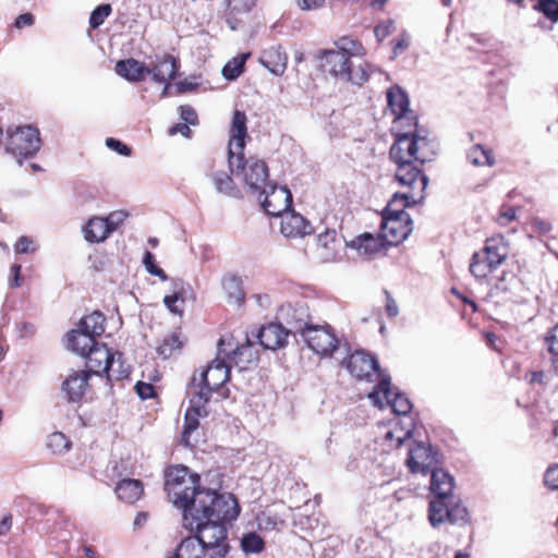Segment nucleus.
<instances>
[{
    "mask_svg": "<svg viewBox=\"0 0 558 558\" xmlns=\"http://www.w3.org/2000/svg\"><path fill=\"white\" fill-rule=\"evenodd\" d=\"M435 145L427 136L399 134L389 149V156L396 163L395 179L405 189L403 199L420 203L425 196L428 178L422 166L435 156Z\"/></svg>",
    "mask_w": 558,
    "mask_h": 558,
    "instance_id": "1",
    "label": "nucleus"
},
{
    "mask_svg": "<svg viewBox=\"0 0 558 558\" xmlns=\"http://www.w3.org/2000/svg\"><path fill=\"white\" fill-rule=\"evenodd\" d=\"M239 513L240 507L234 496L221 494L213 505L193 515L195 522L183 524L206 547L208 558H225L229 550L226 522L235 520Z\"/></svg>",
    "mask_w": 558,
    "mask_h": 558,
    "instance_id": "2",
    "label": "nucleus"
},
{
    "mask_svg": "<svg viewBox=\"0 0 558 558\" xmlns=\"http://www.w3.org/2000/svg\"><path fill=\"white\" fill-rule=\"evenodd\" d=\"M165 490L169 501L183 510V522H195L193 515L204 511L221 494L201 488L199 476L184 465H175L165 472Z\"/></svg>",
    "mask_w": 558,
    "mask_h": 558,
    "instance_id": "3",
    "label": "nucleus"
},
{
    "mask_svg": "<svg viewBox=\"0 0 558 558\" xmlns=\"http://www.w3.org/2000/svg\"><path fill=\"white\" fill-rule=\"evenodd\" d=\"M228 397L229 389L227 386H199V390L191 399V405L184 415L182 441L185 446L190 445L192 433L199 427V418L208 415L206 404L211 400L218 402Z\"/></svg>",
    "mask_w": 558,
    "mask_h": 558,
    "instance_id": "4",
    "label": "nucleus"
},
{
    "mask_svg": "<svg viewBox=\"0 0 558 558\" xmlns=\"http://www.w3.org/2000/svg\"><path fill=\"white\" fill-rule=\"evenodd\" d=\"M387 106L393 116V129L396 135L409 134L421 136L417 132L418 117L415 111L409 108L410 101L407 93L398 85L387 89Z\"/></svg>",
    "mask_w": 558,
    "mask_h": 558,
    "instance_id": "5",
    "label": "nucleus"
},
{
    "mask_svg": "<svg viewBox=\"0 0 558 558\" xmlns=\"http://www.w3.org/2000/svg\"><path fill=\"white\" fill-rule=\"evenodd\" d=\"M231 172L242 174L245 185L254 193L266 191L269 185L268 167L264 160L251 157L245 159L243 153L229 156Z\"/></svg>",
    "mask_w": 558,
    "mask_h": 558,
    "instance_id": "6",
    "label": "nucleus"
},
{
    "mask_svg": "<svg viewBox=\"0 0 558 558\" xmlns=\"http://www.w3.org/2000/svg\"><path fill=\"white\" fill-rule=\"evenodd\" d=\"M345 367L356 380L378 385L391 384L389 374L380 368L376 356L364 350L352 352L345 361Z\"/></svg>",
    "mask_w": 558,
    "mask_h": 558,
    "instance_id": "7",
    "label": "nucleus"
},
{
    "mask_svg": "<svg viewBox=\"0 0 558 558\" xmlns=\"http://www.w3.org/2000/svg\"><path fill=\"white\" fill-rule=\"evenodd\" d=\"M319 66L325 73L360 86L367 82L369 76L368 72L362 66L353 68L349 54L343 51H323Z\"/></svg>",
    "mask_w": 558,
    "mask_h": 558,
    "instance_id": "8",
    "label": "nucleus"
},
{
    "mask_svg": "<svg viewBox=\"0 0 558 558\" xmlns=\"http://www.w3.org/2000/svg\"><path fill=\"white\" fill-rule=\"evenodd\" d=\"M5 134V151L16 158L33 157L40 148L39 131L32 125L9 128Z\"/></svg>",
    "mask_w": 558,
    "mask_h": 558,
    "instance_id": "9",
    "label": "nucleus"
},
{
    "mask_svg": "<svg viewBox=\"0 0 558 558\" xmlns=\"http://www.w3.org/2000/svg\"><path fill=\"white\" fill-rule=\"evenodd\" d=\"M307 347L320 356H331L339 348V339L333 328L328 325L305 324L298 329Z\"/></svg>",
    "mask_w": 558,
    "mask_h": 558,
    "instance_id": "10",
    "label": "nucleus"
},
{
    "mask_svg": "<svg viewBox=\"0 0 558 558\" xmlns=\"http://www.w3.org/2000/svg\"><path fill=\"white\" fill-rule=\"evenodd\" d=\"M113 355L114 353L105 343L97 342L84 356L86 357L87 369L74 371L62 384H73L76 381L87 384L93 374H104L106 364H109Z\"/></svg>",
    "mask_w": 558,
    "mask_h": 558,
    "instance_id": "11",
    "label": "nucleus"
},
{
    "mask_svg": "<svg viewBox=\"0 0 558 558\" xmlns=\"http://www.w3.org/2000/svg\"><path fill=\"white\" fill-rule=\"evenodd\" d=\"M368 399L379 409L390 408L398 415L409 414L412 409L410 399L398 390V386H375Z\"/></svg>",
    "mask_w": 558,
    "mask_h": 558,
    "instance_id": "12",
    "label": "nucleus"
},
{
    "mask_svg": "<svg viewBox=\"0 0 558 558\" xmlns=\"http://www.w3.org/2000/svg\"><path fill=\"white\" fill-rule=\"evenodd\" d=\"M439 463L438 452L428 442L413 440L409 446L407 465L412 473L427 474Z\"/></svg>",
    "mask_w": 558,
    "mask_h": 558,
    "instance_id": "13",
    "label": "nucleus"
},
{
    "mask_svg": "<svg viewBox=\"0 0 558 558\" xmlns=\"http://www.w3.org/2000/svg\"><path fill=\"white\" fill-rule=\"evenodd\" d=\"M258 193L259 198L264 195L262 206L269 216L280 217L292 206V194L286 186H277L269 182L266 191H259Z\"/></svg>",
    "mask_w": 558,
    "mask_h": 558,
    "instance_id": "14",
    "label": "nucleus"
},
{
    "mask_svg": "<svg viewBox=\"0 0 558 558\" xmlns=\"http://www.w3.org/2000/svg\"><path fill=\"white\" fill-rule=\"evenodd\" d=\"M412 232V220L409 214L401 216H383L380 234L389 246L402 243Z\"/></svg>",
    "mask_w": 558,
    "mask_h": 558,
    "instance_id": "15",
    "label": "nucleus"
},
{
    "mask_svg": "<svg viewBox=\"0 0 558 558\" xmlns=\"http://www.w3.org/2000/svg\"><path fill=\"white\" fill-rule=\"evenodd\" d=\"M231 365L219 357L215 359L198 373L195 372L191 384H228L230 380Z\"/></svg>",
    "mask_w": 558,
    "mask_h": 558,
    "instance_id": "16",
    "label": "nucleus"
},
{
    "mask_svg": "<svg viewBox=\"0 0 558 558\" xmlns=\"http://www.w3.org/2000/svg\"><path fill=\"white\" fill-rule=\"evenodd\" d=\"M231 363L240 371L251 369L256 367L259 361V353L257 344L250 340L246 336L245 341L238 344L235 349L227 354Z\"/></svg>",
    "mask_w": 558,
    "mask_h": 558,
    "instance_id": "17",
    "label": "nucleus"
},
{
    "mask_svg": "<svg viewBox=\"0 0 558 558\" xmlns=\"http://www.w3.org/2000/svg\"><path fill=\"white\" fill-rule=\"evenodd\" d=\"M449 498H440L436 497L429 502V522L436 527L444 523L446 520L450 522H456L458 518L464 519L465 509L464 508H456L450 509L449 502L447 501Z\"/></svg>",
    "mask_w": 558,
    "mask_h": 558,
    "instance_id": "18",
    "label": "nucleus"
},
{
    "mask_svg": "<svg viewBox=\"0 0 558 558\" xmlns=\"http://www.w3.org/2000/svg\"><path fill=\"white\" fill-rule=\"evenodd\" d=\"M179 68V61L173 56L166 53L148 66V75H151L154 82L165 84L167 87L177 77Z\"/></svg>",
    "mask_w": 558,
    "mask_h": 558,
    "instance_id": "19",
    "label": "nucleus"
},
{
    "mask_svg": "<svg viewBox=\"0 0 558 558\" xmlns=\"http://www.w3.org/2000/svg\"><path fill=\"white\" fill-rule=\"evenodd\" d=\"M246 123L247 117L245 112L234 110L230 126L229 156L243 153L245 140L248 137Z\"/></svg>",
    "mask_w": 558,
    "mask_h": 558,
    "instance_id": "20",
    "label": "nucleus"
},
{
    "mask_svg": "<svg viewBox=\"0 0 558 558\" xmlns=\"http://www.w3.org/2000/svg\"><path fill=\"white\" fill-rule=\"evenodd\" d=\"M280 217V231L287 238H302L313 232L311 223L291 208Z\"/></svg>",
    "mask_w": 558,
    "mask_h": 558,
    "instance_id": "21",
    "label": "nucleus"
},
{
    "mask_svg": "<svg viewBox=\"0 0 558 558\" xmlns=\"http://www.w3.org/2000/svg\"><path fill=\"white\" fill-rule=\"evenodd\" d=\"M289 332L286 328L276 323L262 326L257 338L259 344L267 350H276L287 344Z\"/></svg>",
    "mask_w": 558,
    "mask_h": 558,
    "instance_id": "22",
    "label": "nucleus"
},
{
    "mask_svg": "<svg viewBox=\"0 0 558 558\" xmlns=\"http://www.w3.org/2000/svg\"><path fill=\"white\" fill-rule=\"evenodd\" d=\"M388 246L380 233L374 235L369 232H364L351 241V247L368 258L386 251Z\"/></svg>",
    "mask_w": 558,
    "mask_h": 558,
    "instance_id": "23",
    "label": "nucleus"
},
{
    "mask_svg": "<svg viewBox=\"0 0 558 558\" xmlns=\"http://www.w3.org/2000/svg\"><path fill=\"white\" fill-rule=\"evenodd\" d=\"M413 430V418L408 414L400 415L395 421L393 427L386 432L385 440L390 442V446L399 448L405 440L412 437Z\"/></svg>",
    "mask_w": 558,
    "mask_h": 558,
    "instance_id": "24",
    "label": "nucleus"
},
{
    "mask_svg": "<svg viewBox=\"0 0 558 558\" xmlns=\"http://www.w3.org/2000/svg\"><path fill=\"white\" fill-rule=\"evenodd\" d=\"M482 250L499 268L510 254V243L502 234H495L485 240Z\"/></svg>",
    "mask_w": 558,
    "mask_h": 558,
    "instance_id": "25",
    "label": "nucleus"
},
{
    "mask_svg": "<svg viewBox=\"0 0 558 558\" xmlns=\"http://www.w3.org/2000/svg\"><path fill=\"white\" fill-rule=\"evenodd\" d=\"M497 269L495 262L489 259L482 248L474 252L470 258L469 271L478 282L487 281Z\"/></svg>",
    "mask_w": 558,
    "mask_h": 558,
    "instance_id": "26",
    "label": "nucleus"
},
{
    "mask_svg": "<svg viewBox=\"0 0 558 558\" xmlns=\"http://www.w3.org/2000/svg\"><path fill=\"white\" fill-rule=\"evenodd\" d=\"M97 342L95 336L78 327L68 331L65 335L66 348L80 356H85Z\"/></svg>",
    "mask_w": 558,
    "mask_h": 558,
    "instance_id": "27",
    "label": "nucleus"
},
{
    "mask_svg": "<svg viewBox=\"0 0 558 558\" xmlns=\"http://www.w3.org/2000/svg\"><path fill=\"white\" fill-rule=\"evenodd\" d=\"M259 61L274 75L280 76L287 69L288 56L281 46H271L263 51Z\"/></svg>",
    "mask_w": 558,
    "mask_h": 558,
    "instance_id": "28",
    "label": "nucleus"
},
{
    "mask_svg": "<svg viewBox=\"0 0 558 558\" xmlns=\"http://www.w3.org/2000/svg\"><path fill=\"white\" fill-rule=\"evenodd\" d=\"M186 283L182 279L171 280V293L163 296V304L170 313L183 316Z\"/></svg>",
    "mask_w": 558,
    "mask_h": 558,
    "instance_id": "29",
    "label": "nucleus"
},
{
    "mask_svg": "<svg viewBox=\"0 0 558 558\" xmlns=\"http://www.w3.org/2000/svg\"><path fill=\"white\" fill-rule=\"evenodd\" d=\"M82 232L85 241L90 244L105 242L111 235L105 218L100 216L90 217L83 226Z\"/></svg>",
    "mask_w": 558,
    "mask_h": 558,
    "instance_id": "30",
    "label": "nucleus"
},
{
    "mask_svg": "<svg viewBox=\"0 0 558 558\" xmlns=\"http://www.w3.org/2000/svg\"><path fill=\"white\" fill-rule=\"evenodd\" d=\"M453 487V477L447 471L439 468L430 471L429 489L436 497L450 498Z\"/></svg>",
    "mask_w": 558,
    "mask_h": 558,
    "instance_id": "31",
    "label": "nucleus"
},
{
    "mask_svg": "<svg viewBox=\"0 0 558 558\" xmlns=\"http://www.w3.org/2000/svg\"><path fill=\"white\" fill-rule=\"evenodd\" d=\"M143 483L134 478H121L118 481L114 493L117 497L125 504L136 502L143 495Z\"/></svg>",
    "mask_w": 558,
    "mask_h": 558,
    "instance_id": "32",
    "label": "nucleus"
},
{
    "mask_svg": "<svg viewBox=\"0 0 558 558\" xmlns=\"http://www.w3.org/2000/svg\"><path fill=\"white\" fill-rule=\"evenodd\" d=\"M116 72L131 82H142L148 75V66L144 65L136 59L130 58L118 61Z\"/></svg>",
    "mask_w": 558,
    "mask_h": 558,
    "instance_id": "33",
    "label": "nucleus"
},
{
    "mask_svg": "<svg viewBox=\"0 0 558 558\" xmlns=\"http://www.w3.org/2000/svg\"><path fill=\"white\" fill-rule=\"evenodd\" d=\"M185 343L181 327L175 328L171 333L163 337L157 347L158 355L170 359L181 353Z\"/></svg>",
    "mask_w": 558,
    "mask_h": 558,
    "instance_id": "34",
    "label": "nucleus"
},
{
    "mask_svg": "<svg viewBox=\"0 0 558 558\" xmlns=\"http://www.w3.org/2000/svg\"><path fill=\"white\" fill-rule=\"evenodd\" d=\"M130 368V365L123 360V354L114 352L109 364H106L104 374L109 381H121L129 377Z\"/></svg>",
    "mask_w": 558,
    "mask_h": 558,
    "instance_id": "35",
    "label": "nucleus"
},
{
    "mask_svg": "<svg viewBox=\"0 0 558 558\" xmlns=\"http://www.w3.org/2000/svg\"><path fill=\"white\" fill-rule=\"evenodd\" d=\"M205 555H207L206 547L193 535L185 537L179 544L172 558H203Z\"/></svg>",
    "mask_w": 558,
    "mask_h": 558,
    "instance_id": "36",
    "label": "nucleus"
},
{
    "mask_svg": "<svg viewBox=\"0 0 558 558\" xmlns=\"http://www.w3.org/2000/svg\"><path fill=\"white\" fill-rule=\"evenodd\" d=\"M468 161L475 167H493L496 159L492 148L474 144L466 153Z\"/></svg>",
    "mask_w": 558,
    "mask_h": 558,
    "instance_id": "37",
    "label": "nucleus"
},
{
    "mask_svg": "<svg viewBox=\"0 0 558 558\" xmlns=\"http://www.w3.org/2000/svg\"><path fill=\"white\" fill-rule=\"evenodd\" d=\"M77 327L98 338L106 330V317L100 311H94L81 318Z\"/></svg>",
    "mask_w": 558,
    "mask_h": 558,
    "instance_id": "38",
    "label": "nucleus"
},
{
    "mask_svg": "<svg viewBox=\"0 0 558 558\" xmlns=\"http://www.w3.org/2000/svg\"><path fill=\"white\" fill-rule=\"evenodd\" d=\"M222 287L230 303L242 304L245 293L242 287V280L235 275H228L222 280Z\"/></svg>",
    "mask_w": 558,
    "mask_h": 558,
    "instance_id": "39",
    "label": "nucleus"
},
{
    "mask_svg": "<svg viewBox=\"0 0 558 558\" xmlns=\"http://www.w3.org/2000/svg\"><path fill=\"white\" fill-rule=\"evenodd\" d=\"M317 245L324 250L326 258L333 257L340 246L337 231L335 229L326 228L325 231L318 233Z\"/></svg>",
    "mask_w": 558,
    "mask_h": 558,
    "instance_id": "40",
    "label": "nucleus"
},
{
    "mask_svg": "<svg viewBox=\"0 0 558 558\" xmlns=\"http://www.w3.org/2000/svg\"><path fill=\"white\" fill-rule=\"evenodd\" d=\"M417 203H413L410 199H403L402 192H397L393 194L392 198L387 204L386 208L383 211V216H401V214H408L405 208L412 205H416Z\"/></svg>",
    "mask_w": 558,
    "mask_h": 558,
    "instance_id": "41",
    "label": "nucleus"
},
{
    "mask_svg": "<svg viewBox=\"0 0 558 558\" xmlns=\"http://www.w3.org/2000/svg\"><path fill=\"white\" fill-rule=\"evenodd\" d=\"M248 56V53H242L232 58L225 64L222 75L229 81L238 78L244 71V65Z\"/></svg>",
    "mask_w": 558,
    "mask_h": 558,
    "instance_id": "42",
    "label": "nucleus"
},
{
    "mask_svg": "<svg viewBox=\"0 0 558 558\" xmlns=\"http://www.w3.org/2000/svg\"><path fill=\"white\" fill-rule=\"evenodd\" d=\"M336 45L338 47L337 51H343L349 54V59H351L352 56H362L364 54L365 50L361 41L357 39H353L348 36L340 37Z\"/></svg>",
    "mask_w": 558,
    "mask_h": 558,
    "instance_id": "43",
    "label": "nucleus"
},
{
    "mask_svg": "<svg viewBox=\"0 0 558 558\" xmlns=\"http://www.w3.org/2000/svg\"><path fill=\"white\" fill-rule=\"evenodd\" d=\"M71 440L62 433L56 432L48 437L47 446L53 452L58 454L65 453L71 448Z\"/></svg>",
    "mask_w": 558,
    "mask_h": 558,
    "instance_id": "44",
    "label": "nucleus"
},
{
    "mask_svg": "<svg viewBox=\"0 0 558 558\" xmlns=\"http://www.w3.org/2000/svg\"><path fill=\"white\" fill-rule=\"evenodd\" d=\"M213 180L217 191L220 193H225L230 196H238L240 193L234 185L232 178L228 173L222 172L215 174Z\"/></svg>",
    "mask_w": 558,
    "mask_h": 558,
    "instance_id": "45",
    "label": "nucleus"
},
{
    "mask_svg": "<svg viewBox=\"0 0 558 558\" xmlns=\"http://www.w3.org/2000/svg\"><path fill=\"white\" fill-rule=\"evenodd\" d=\"M70 525V521L65 519L57 523L50 532L51 539L68 544L73 537Z\"/></svg>",
    "mask_w": 558,
    "mask_h": 558,
    "instance_id": "46",
    "label": "nucleus"
},
{
    "mask_svg": "<svg viewBox=\"0 0 558 558\" xmlns=\"http://www.w3.org/2000/svg\"><path fill=\"white\" fill-rule=\"evenodd\" d=\"M112 8L109 3L100 4L93 10L89 16V26L93 29H97L101 26L105 20L111 14Z\"/></svg>",
    "mask_w": 558,
    "mask_h": 558,
    "instance_id": "47",
    "label": "nucleus"
},
{
    "mask_svg": "<svg viewBox=\"0 0 558 558\" xmlns=\"http://www.w3.org/2000/svg\"><path fill=\"white\" fill-rule=\"evenodd\" d=\"M241 547L245 553H259L264 548V541L256 533H248L242 537Z\"/></svg>",
    "mask_w": 558,
    "mask_h": 558,
    "instance_id": "48",
    "label": "nucleus"
},
{
    "mask_svg": "<svg viewBox=\"0 0 558 558\" xmlns=\"http://www.w3.org/2000/svg\"><path fill=\"white\" fill-rule=\"evenodd\" d=\"M535 9L542 12L551 22L558 21V0H538Z\"/></svg>",
    "mask_w": 558,
    "mask_h": 558,
    "instance_id": "49",
    "label": "nucleus"
},
{
    "mask_svg": "<svg viewBox=\"0 0 558 558\" xmlns=\"http://www.w3.org/2000/svg\"><path fill=\"white\" fill-rule=\"evenodd\" d=\"M143 263L146 267V270L150 274V275H154V276H157L160 280L162 281H167L168 280V276L167 274L165 272V270L162 268H160L157 264H156V259H155V256L153 253H150L149 251H147L144 255V258H143Z\"/></svg>",
    "mask_w": 558,
    "mask_h": 558,
    "instance_id": "50",
    "label": "nucleus"
},
{
    "mask_svg": "<svg viewBox=\"0 0 558 558\" xmlns=\"http://www.w3.org/2000/svg\"><path fill=\"white\" fill-rule=\"evenodd\" d=\"M37 248L38 245L34 239L27 235L20 236L14 243V252L16 254H33Z\"/></svg>",
    "mask_w": 558,
    "mask_h": 558,
    "instance_id": "51",
    "label": "nucleus"
},
{
    "mask_svg": "<svg viewBox=\"0 0 558 558\" xmlns=\"http://www.w3.org/2000/svg\"><path fill=\"white\" fill-rule=\"evenodd\" d=\"M517 219V208L511 205H502L496 218L500 227H507Z\"/></svg>",
    "mask_w": 558,
    "mask_h": 558,
    "instance_id": "52",
    "label": "nucleus"
},
{
    "mask_svg": "<svg viewBox=\"0 0 558 558\" xmlns=\"http://www.w3.org/2000/svg\"><path fill=\"white\" fill-rule=\"evenodd\" d=\"M129 217V213L125 210H114L111 211L107 217L105 218L106 223L108 225L111 234L118 230L126 220Z\"/></svg>",
    "mask_w": 558,
    "mask_h": 558,
    "instance_id": "53",
    "label": "nucleus"
},
{
    "mask_svg": "<svg viewBox=\"0 0 558 558\" xmlns=\"http://www.w3.org/2000/svg\"><path fill=\"white\" fill-rule=\"evenodd\" d=\"M451 293L465 306V308H463L461 313L463 318L478 311L477 303L474 300L462 294L457 288H451Z\"/></svg>",
    "mask_w": 558,
    "mask_h": 558,
    "instance_id": "54",
    "label": "nucleus"
},
{
    "mask_svg": "<svg viewBox=\"0 0 558 558\" xmlns=\"http://www.w3.org/2000/svg\"><path fill=\"white\" fill-rule=\"evenodd\" d=\"M229 14L248 12L254 7V0H225Z\"/></svg>",
    "mask_w": 558,
    "mask_h": 558,
    "instance_id": "55",
    "label": "nucleus"
},
{
    "mask_svg": "<svg viewBox=\"0 0 558 558\" xmlns=\"http://www.w3.org/2000/svg\"><path fill=\"white\" fill-rule=\"evenodd\" d=\"M84 386H62L61 393L70 403H77L84 396Z\"/></svg>",
    "mask_w": 558,
    "mask_h": 558,
    "instance_id": "56",
    "label": "nucleus"
},
{
    "mask_svg": "<svg viewBox=\"0 0 558 558\" xmlns=\"http://www.w3.org/2000/svg\"><path fill=\"white\" fill-rule=\"evenodd\" d=\"M531 230L538 235H546L553 230V226L548 220L539 217H533L529 222Z\"/></svg>",
    "mask_w": 558,
    "mask_h": 558,
    "instance_id": "57",
    "label": "nucleus"
},
{
    "mask_svg": "<svg viewBox=\"0 0 558 558\" xmlns=\"http://www.w3.org/2000/svg\"><path fill=\"white\" fill-rule=\"evenodd\" d=\"M181 119L190 124L197 125L198 124V116L196 110L190 105H182L179 108Z\"/></svg>",
    "mask_w": 558,
    "mask_h": 558,
    "instance_id": "58",
    "label": "nucleus"
},
{
    "mask_svg": "<svg viewBox=\"0 0 558 558\" xmlns=\"http://www.w3.org/2000/svg\"><path fill=\"white\" fill-rule=\"evenodd\" d=\"M392 51L395 56L403 53L410 46V37L407 34H400L391 40Z\"/></svg>",
    "mask_w": 558,
    "mask_h": 558,
    "instance_id": "59",
    "label": "nucleus"
},
{
    "mask_svg": "<svg viewBox=\"0 0 558 558\" xmlns=\"http://www.w3.org/2000/svg\"><path fill=\"white\" fill-rule=\"evenodd\" d=\"M546 486L553 490L558 489V464L549 466L544 475Z\"/></svg>",
    "mask_w": 558,
    "mask_h": 558,
    "instance_id": "60",
    "label": "nucleus"
},
{
    "mask_svg": "<svg viewBox=\"0 0 558 558\" xmlns=\"http://www.w3.org/2000/svg\"><path fill=\"white\" fill-rule=\"evenodd\" d=\"M108 471L111 472L112 476L119 477L120 480L123 475H129L132 473L131 466L128 465L125 461H113Z\"/></svg>",
    "mask_w": 558,
    "mask_h": 558,
    "instance_id": "61",
    "label": "nucleus"
},
{
    "mask_svg": "<svg viewBox=\"0 0 558 558\" xmlns=\"http://www.w3.org/2000/svg\"><path fill=\"white\" fill-rule=\"evenodd\" d=\"M106 145L121 156H130L132 151L128 145L113 137H108L106 140Z\"/></svg>",
    "mask_w": 558,
    "mask_h": 558,
    "instance_id": "62",
    "label": "nucleus"
},
{
    "mask_svg": "<svg viewBox=\"0 0 558 558\" xmlns=\"http://www.w3.org/2000/svg\"><path fill=\"white\" fill-rule=\"evenodd\" d=\"M512 280H514L513 275L509 274L508 271H502L495 283V289L501 292H507L510 290L509 281Z\"/></svg>",
    "mask_w": 558,
    "mask_h": 558,
    "instance_id": "63",
    "label": "nucleus"
},
{
    "mask_svg": "<svg viewBox=\"0 0 558 558\" xmlns=\"http://www.w3.org/2000/svg\"><path fill=\"white\" fill-rule=\"evenodd\" d=\"M546 342L550 352H558V323L548 332Z\"/></svg>",
    "mask_w": 558,
    "mask_h": 558,
    "instance_id": "64",
    "label": "nucleus"
}]
</instances>
